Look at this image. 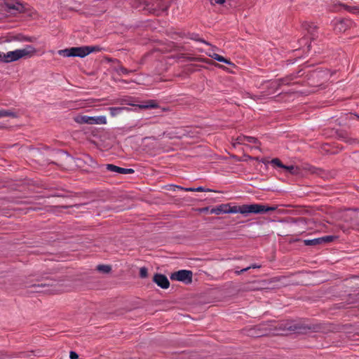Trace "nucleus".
Masks as SVG:
<instances>
[{
	"label": "nucleus",
	"mask_w": 359,
	"mask_h": 359,
	"mask_svg": "<svg viewBox=\"0 0 359 359\" xmlns=\"http://www.w3.org/2000/svg\"><path fill=\"white\" fill-rule=\"evenodd\" d=\"M196 191H198V192H202V191H212L211 189H205L204 187H198L197 188H196Z\"/></svg>",
	"instance_id": "obj_32"
},
{
	"label": "nucleus",
	"mask_w": 359,
	"mask_h": 359,
	"mask_svg": "<svg viewBox=\"0 0 359 359\" xmlns=\"http://www.w3.org/2000/svg\"><path fill=\"white\" fill-rule=\"evenodd\" d=\"M124 109V107H110V114L111 116H116L119 113H121Z\"/></svg>",
	"instance_id": "obj_20"
},
{
	"label": "nucleus",
	"mask_w": 359,
	"mask_h": 359,
	"mask_svg": "<svg viewBox=\"0 0 359 359\" xmlns=\"http://www.w3.org/2000/svg\"><path fill=\"white\" fill-rule=\"evenodd\" d=\"M259 267H260V266L257 265L256 264H252L250 266H248L246 268H244V269H241V271H236L235 273L237 274V275H240L242 273L248 271L250 269H257V268H259Z\"/></svg>",
	"instance_id": "obj_23"
},
{
	"label": "nucleus",
	"mask_w": 359,
	"mask_h": 359,
	"mask_svg": "<svg viewBox=\"0 0 359 359\" xmlns=\"http://www.w3.org/2000/svg\"><path fill=\"white\" fill-rule=\"evenodd\" d=\"M191 39H193V40L198 41H200V42H202V43H205V44H208V45L209 44V43H208V42H206L205 40H203V39H198V38L196 37V35H194V36H191Z\"/></svg>",
	"instance_id": "obj_33"
},
{
	"label": "nucleus",
	"mask_w": 359,
	"mask_h": 359,
	"mask_svg": "<svg viewBox=\"0 0 359 359\" xmlns=\"http://www.w3.org/2000/svg\"><path fill=\"white\" fill-rule=\"evenodd\" d=\"M304 243L306 245H309V246L310 245H317L321 244L320 238L311 239V240H309V239L304 240Z\"/></svg>",
	"instance_id": "obj_18"
},
{
	"label": "nucleus",
	"mask_w": 359,
	"mask_h": 359,
	"mask_svg": "<svg viewBox=\"0 0 359 359\" xmlns=\"http://www.w3.org/2000/svg\"><path fill=\"white\" fill-rule=\"evenodd\" d=\"M286 171L292 175H298L299 173V168L294 165H285L283 168Z\"/></svg>",
	"instance_id": "obj_16"
},
{
	"label": "nucleus",
	"mask_w": 359,
	"mask_h": 359,
	"mask_svg": "<svg viewBox=\"0 0 359 359\" xmlns=\"http://www.w3.org/2000/svg\"><path fill=\"white\" fill-rule=\"evenodd\" d=\"M276 208H277L274 206H268L259 203L234 206H231L228 204L227 213H241L242 215H248L250 213L261 214L275 211Z\"/></svg>",
	"instance_id": "obj_1"
},
{
	"label": "nucleus",
	"mask_w": 359,
	"mask_h": 359,
	"mask_svg": "<svg viewBox=\"0 0 359 359\" xmlns=\"http://www.w3.org/2000/svg\"><path fill=\"white\" fill-rule=\"evenodd\" d=\"M147 275H148L147 269L146 267L140 268V276L142 278H144L147 277Z\"/></svg>",
	"instance_id": "obj_27"
},
{
	"label": "nucleus",
	"mask_w": 359,
	"mask_h": 359,
	"mask_svg": "<svg viewBox=\"0 0 359 359\" xmlns=\"http://www.w3.org/2000/svg\"><path fill=\"white\" fill-rule=\"evenodd\" d=\"M4 117H16V114L11 110L0 109V118Z\"/></svg>",
	"instance_id": "obj_15"
},
{
	"label": "nucleus",
	"mask_w": 359,
	"mask_h": 359,
	"mask_svg": "<svg viewBox=\"0 0 359 359\" xmlns=\"http://www.w3.org/2000/svg\"><path fill=\"white\" fill-rule=\"evenodd\" d=\"M335 237L333 236H325L320 237V243H330L334 240Z\"/></svg>",
	"instance_id": "obj_25"
},
{
	"label": "nucleus",
	"mask_w": 359,
	"mask_h": 359,
	"mask_svg": "<svg viewBox=\"0 0 359 359\" xmlns=\"http://www.w3.org/2000/svg\"><path fill=\"white\" fill-rule=\"evenodd\" d=\"M226 2V0H215L214 1L212 0L210 1L211 5L214 6L215 4H224Z\"/></svg>",
	"instance_id": "obj_31"
},
{
	"label": "nucleus",
	"mask_w": 359,
	"mask_h": 359,
	"mask_svg": "<svg viewBox=\"0 0 359 359\" xmlns=\"http://www.w3.org/2000/svg\"><path fill=\"white\" fill-rule=\"evenodd\" d=\"M76 123L79 124H106L107 118L104 116H89L87 115H78L74 118Z\"/></svg>",
	"instance_id": "obj_4"
},
{
	"label": "nucleus",
	"mask_w": 359,
	"mask_h": 359,
	"mask_svg": "<svg viewBox=\"0 0 359 359\" xmlns=\"http://www.w3.org/2000/svg\"><path fill=\"white\" fill-rule=\"evenodd\" d=\"M235 144L245 145L252 144L255 146L256 148H258L257 144H259V141L254 137L241 135L238 136L235 140Z\"/></svg>",
	"instance_id": "obj_8"
},
{
	"label": "nucleus",
	"mask_w": 359,
	"mask_h": 359,
	"mask_svg": "<svg viewBox=\"0 0 359 359\" xmlns=\"http://www.w3.org/2000/svg\"><path fill=\"white\" fill-rule=\"evenodd\" d=\"M209 56L211 57L212 58L215 59V60H217V58L219 56V55L217 54V53H212V54H210Z\"/></svg>",
	"instance_id": "obj_36"
},
{
	"label": "nucleus",
	"mask_w": 359,
	"mask_h": 359,
	"mask_svg": "<svg viewBox=\"0 0 359 359\" xmlns=\"http://www.w3.org/2000/svg\"><path fill=\"white\" fill-rule=\"evenodd\" d=\"M6 6L9 10H14L20 12L23 9V6L19 3L8 2L6 3Z\"/></svg>",
	"instance_id": "obj_13"
},
{
	"label": "nucleus",
	"mask_w": 359,
	"mask_h": 359,
	"mask_svg": "<svg viewBox=\"0 0 359 359\" xmlns=\"http://www.w3.org/2000/svg\"><path fill=\"white\" fill-rule=\"evenodd\" d=\"M142 108H151L156 109L158 107V104L154 100H149L147 102V104L141 106Z\"/></svg>",
	"instance_id": "obj_22"
},
{
	"label": "nucleus",
	"mask_w": 359,
	"mask_h": 359,
	"mask_svg": "<svg viewBox=\"0 0 359 359\" xmlns=\"http://www.w3.org/2000/svg\"><path fill=\"white\" fill-rule=\"evenodd\" d=\"M97 269L103 273H109L111 271V266L109 265H98Z\"/></svg>",
	"instance_id": "obj_24"
},
{
	"label": "nucleus",
	"mask_w": 359,
	"mask_h": 359,
	"mask_svg": "<svg viewBox=\"0 0 359 359\" xmlns=\"http://www.w3.org/2000/svg\"><path fill=\"white\" fill-rule=\"evenodd\" d=\"M285 328L288 330L297 332L301 329V327L297 324H294L293 323H287L285 325Z\"/></svg>",
	"instance_id": "obj_17"
},
{
	"label": "nucleus",
	"mask_w": 359,
	"mask_h": 359,
	"mask_svg": "<svg viewBox=\"0 0 359 359\" xmlns=\"http://www.w3.org/2000/svg\"><path fill=\"white\" fill-rule=\"evenodd\" d=\"M303 27L307 30L308 33L311 35L312 39H314L316 36V32L318 29L317 26L311 22H304Z\"/></svg>",
	"instance_id": "obj_11"
},
{
	"label": "nucleus",
	"mask_w": 359,
	"mask_h": 359,
	"mask_svg": "<svg viewBox=\"0 0 359 359\" xmlns=\"http://www.w3.org/2000/svg\"><path fill=\"white\" fill-rule=\"evenodd\" d=\"M342 138H343V140L345 142H347V143H348L350 144H353L357 143V141L355 139H353V138H351V137H342Z\"/></svg>",
	"instance_id": "obj_28"
},
{
	"label": "nucleus",
	"mask_w": 359,
	"mask_h": 359,
	"mask_svg": "<svg viewBox=\"0 0 359 359\" xmlns=\"http://www.w3.org/2000/svg\"><path fill=\"white\" fill-rule=\"evenodd\" d=\"M271 163L274 166H277V167L281 168H285V165H283V163L280 161V160L278 158L272 159Z\"/></svg>",
	"instance_id": "obj_26"
},
{
	"label": "nucleus",
	"mask_w": 359,
	"mask_h": 359,
	"mask_svg": "<svg viewBox=\"0 0 359 359\" xmlns=\"http://www.w3.org/2000/svg\"><path fill=\"white\" fill-rule=\"evenodd\" d=\"M35 52V48L29 45L26 46L22 49L8 51L6 53L0 52V62L8 63L18 60L20 58L29 57L32 56Z\"/></svg>",
	"instance_id": "obj_2"
},
{
	"label": "nucleus",
	"mask_w": 359,
	"mask_h": 359,
	"mask_svg": "<svg viewBox=\"0 0 359 359\" xmlns=\"http://www.w3.org/2000/svg\"><path fill=\"white\" fill-rule=\"evenodd\" d=\"M192 272L189 270H180L172 273L170 278L172 280L191 283L192 281Z\"/></svg>",
	"instance_id": "obj_7"
},
{
	"label": "nucleus",
	"mask_w": 359,
	"mask_h": 359,
	"mask_svg": "<svg viewBox=\"0 0 359 359\" xmlns=\"http://www.w3.org/2000/svg\"><path fill=\"white\" fill-rule=\"evenodd\" d=\"M100 48L98 46H81L72 47L60 50L58 53L64 57H84L90 53L99 51Z\"/></svg>",
	"instance_id": "obj_3"
},
{
	"label": "nucleus",
	"mask_w": 359,
	"mask_h": 359,
	"mask_svg": "<svg viewBox=\"0 0 359 359\" xmlns=\"http://www.w3.org/2000/svg\"><path fill=\"white\" fill-rule=\"evenodd\" d=\"M176 188L178 189H181V190H184L185 191H196V188H191V187H189V188H184L182 187H180V186H176Z\"/></svg>",
	"instance_id": "obj_30"
},
{
	"label": "nucleus",
	"mask_w": 359,
	"mask_h": 359,
	"mask_svg": "<svg viewBox=\"0 0 359 359\" xmlns=\"http://www.w3.org/2000/svg\"><path fill=\"white\" fill-rule=\"evenodd\" d=\"M69 357L71 359H77L79 356L76 353H75L74 351H71L70 354H69Z\"/></svg>",
	"instance_id": "obj_34"
},
{
	"label": "nucleus",
	"mask_w": 359,
	"mask_h": 359,
	"mask_svg": "<svg viewBox=\"0 0 359 359\" xmlns=\"http://www.w3.org/2000/svg\"><path fill=\"white\" fill-rule=\"evenodd\" d=\"M153 281L163 289H167L170 286V282L168 278L161 273L155 274L153 278Z\"/></svg>",
	"instance_id": "obj_9"
},
{
	"label": "nucleus",
	"mask_w": 359,
	"mask_h": 359,
	"mask_svg": "<svg viewBox=\"0 0 359 359\" xmlns=\"http://www.w3.org/2000/svg\"><path fill=\"white\" fill-rule=\"evenodd\" d=\"M352 25L349 19H334L332 21L333 29L337 32H343L348 29Z\"/></svg>",
	"instance_id": "obj_6"
},
{
	"label": "nucleus",
	"mask_w": 359,
	"mask_h": 359,
	"mask_svg": "<svg viewBox=\"0 0 359 359\" xmlns=\"http://www.w3.org/2000/svg\"><path fill=\"white\" fill-rule=\"evenodd\" d=\"M342 6L344 9L351 13H359V7L358 6H350L348 5L343 4Z\"/></svg>",
	"instance_id": "obj_19"
},
{
	"label": "nucleus",
	"mask_w": 359,
	"mask_h": 359,
	"mask_svg": "<svg viewBox=\"0 0 359 359\" xmlns=\"http://www.w3.org/2000/svg\"><path fill=\"white\" fill-rule=\"evenodd\" d=\"M106 168L108 171L118 172L123 175L132 174L135 172L132 168H121L113 164H107Z\"/></svg>",
	"instance_id": "obj_10"
},
{
	"label": "nucleus",
	"mask_w": 359,
	"mask_h": 359,
	"mask_svg": "<svg viewBox=\"0 0 359 359\" xmlns=\"http://www.w3.org/2000/svg\"><path fill=\"white\" fill-rule=\"evenodd\" d=\"M116 71L118 75H127L129 73L133 72L132 70H128L123 66H120L118 68H116Z\"/></svg>",
	"instance_id": "obj_21"
},
{
	"label": "nucleus",
	"mask_w": 359,
	"mask_h": 359,
	"mask_svg": "<svg viewBox=\"0 0 359 359\" xmlns=\"http://www.w3.org/2000/svg\"><path fill=\"white\" fill-rule=\"evenodd\" d=\"M143 9L148 11L149 13L154 15H159L160 13L166 11L167 6H163L161 1L156 0L155 3H151L149 0H143Z\"/></svg>",
	"instance_id": "obj_5"
},
{
	"label": "nucleus",
	"mask_w": 359,
	"mask_h": 359,
	"mask_svg": "<svg viewBox=\"0 0 359 359\" xmlns=\"http://www.w3.org/2000/svg\"><path fill=\"white\" fill-rule=\"evenodd\" d=\"M50 285V280H46L44 283H38V284H33L32 285V287L35 288V292H43V290H40V288L49 286Z\"/></svg>",
	"instance_id": "obj_14"
},
{
	"label": "nucleus",
	"mask_w": 359,
	"mask_h": 359,
	"mask_svg": "<svg viewBox=\"0 0 359 359\" xmlns=\"http://www.w3.org/2000/svg\"><path fill=\"white\" fill-rule=\"evenodd\" d=\"M216 60H217L219 62H224L226 64H230L231 63L230 61L228 59H226V58H225L223 56L219 55L217 57Z\"/></svg>",
	"instance_id": "obj_29"
},
{
	"label": "nucleus",
	"mask_w": 359,
	"mask_h": 359,
	"mask_svg": "<svg viewBox=\"0 0 359 359\" xmlns=\"http://www.w3.org/2000/svg\"><path fill=\"white\" fill-rule=\"evenodd\" d=\"M228 204H222L215 208H212L210 211L211 213L219 215L221 213H227Z\"/></svg>",
	"instance_id": "obj_12"
},
{
	"label": "nucleus",
	"mask_w": 359,
	"mask_h": 359,
	"mask_svg": "<svg viewBox=\"0 0 359 359\" xmlns=\"http://www.w3.org/2000/svg\"><path fill=\"white\" fill-rule=\"evenodd\" d=\"M286 84H287V82L286 79H280V80L279 81V83H278V85H279V86H280V85H286Z\"/></svg>",
	"instance_id": "obj_35"
}]
</instances>
